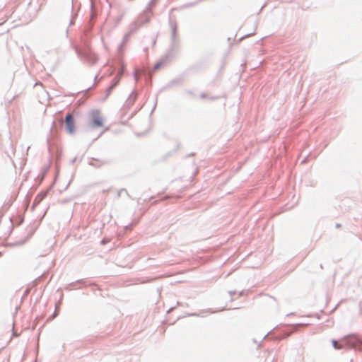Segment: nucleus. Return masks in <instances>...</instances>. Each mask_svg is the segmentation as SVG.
<instances>
[{
  "label": "nucleus",
  "instance_id": "obj_2",
  "mask_svg": "<svg viewBox=\"0 0 362 362\" xmlns=\"http://www.w3.org/2000/svg\"><path fill=\"white\" fill-rule=\"evenodd\" d=\"M346 344L354 349H362V341L355 336L349 337Z\"/></svg>",
  "mask_w": 362,
  "mask_h": 362
},
{
  "label": "nucleus",
  "instance_id": "obj_1",
  "mask_svg": "<svg viewBox=\"0 0 362 362\" xmlns=\"http://www.w3.org/2000/svg\"><path fill=\"white\" fill-rule=\"evenodd\" d=\"M92 127L99 128L104 124V119L98 111L91 112Z\"/></svg>",
  "mask_w": 362,
  "mask_h": 362
},
{
  "label": "nucleus",
  "instance_id": "obj_4",
  "mask_svg": "<svg viewBox=\"0 0 362 362\" xmlns=\"http://www.w3.org/2000/svg\"><path fill=\"white\" fill-rule=\"evenodd\" d=\"M332 344H333V346L336 349H340L342 348V346L341 345H339L337 341H332Z\"/></svg>",
  "mask_w": 362,
  "mask_h": 362
},
{
  "label": "nucleus",
  "instance_id": "obj_3",
  "mask_svg": "<svg viewBox=\"0 0 362 362\" xmlns=\"http://www.w3.org/2000/svg\"><path fill=\"white\" fill-rule=\"evenodd\" d=\"M66 126L67 132L73 134L74 132V120L71 114L67 115L66 117Z\"/></svg>",
  "mask_w": 362,
  "mask_h": 362
},
{
  "label": "nucleus",
  "instance_id": "obj_5",
  "mask_svg": "<svg viewBox=\"0 0 362 362\" xmlns=\"http://www.w3.org/2000/svg\"><path fill=\"white\" fill-rule=\"evenodd\" d=\"M162 65H163V64H162V63H158V64H156L155 65L154 69H159Z\"/></svg>",
  "mask_w": 362,
  "mask_h": 362
}]
</instances>
